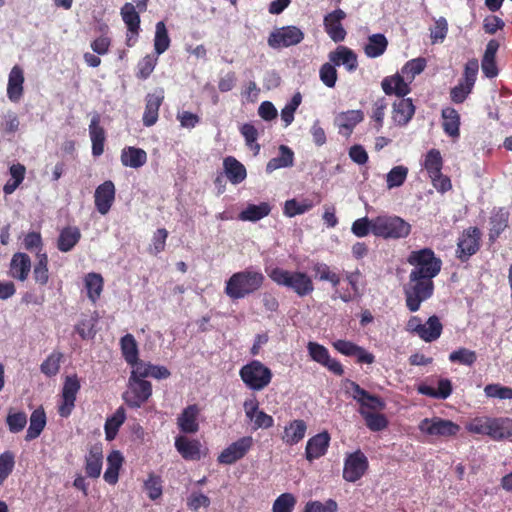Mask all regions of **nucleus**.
I'll list each match as a JSON object with an SVG mask.
<instances>
[{
  "label": "nucleus",
  "instance_id": "nucleus-1",
  "mask_svg": "<svg viewBox=\"0 0 512 512\" xmlns=\"http://www.w3.org/2000/svg\"><path fill=\"white\" fill-rule=\"evenodd\" d=\"M264 282L265 276L261 271L246 268L229 277L224 292L231 300H239L260 290Z\"/></svg>",
  "mask_w": 512,
  "mask_h": 512
},
{
  "label": "nucleus",
  "instance_id": "nucleus-34",
  "mask_svg": "<svg viewBox=\"0 0 512 512\" xmlns=\"http://www.w3.org/2000/svg\"><path fill=\"white\" fill-rule=\"evenodd\" d=\"M24 74L20 66L15 65L8 78L7 96L12 102H18L23 95Z\"/></svg>",
  "mask_w": 512,
  "mask_h": 512
},
{
  "label": "nucleus",
  "instance_id": "nucleus-5",
  "mask_svg": "<svg viewBox=\"0 0 512 512\" xmlns=\"http://www.w3.org/2000/svg\"><path fill=\"white\" fill-rule=\"evenodd\" d=\"M239 376L248 389L262 391L271 383L273 373L261 361L251 360L240 368Z\"/></svg>",
  "mask_w": 512,
  "mask_h": 512
},
{
  "label": "nucleus",
  "instance_id": "nucleus-50",
  "mask_svg": "<svg viewBox=\"0 0 512 512\" xmlns=\"http://www.w3.org/2000/svg\"><path fill=\"white\" fill-rule=\"evenodd\" d=\"M424 325V332H421L420 338L425 342H433L437 340L443 330V325L440 322V319L438 316L433 315L428 318Z\"/></svg>",
  "mask_w": 512,
  "mask_h": 512
},
{
  "label": "nucleus",
  "instance_id": "nucleus-49",
  "mask_svg": "<svg viewBox=\"0 0 512 512\" xmlns=\"http://www.w3.org/2000/svg\"><path fill=\"white\" fill-rule=\"evenodd\" d=\"M361 273L358 269L353 272H347L345 279L351 287L350 290H345L343 293L339 295V298L345 302H351L361 296L360 288H359V278Z\"/></svg>",
  "mask_w": 512,
  "mask_h": 512
},
{
  "label": "nucleus",
  "instance_id": "nucleus-41",
  "mask_svg": "<svg viewBox=\"0 0 512 512\" xmlns=\"http://www.w3.org/2000/svg\"><path fill=\"white\" fill-rule=\"evenodd\" d=\"M124 458L120 451L114 450L107 457V469L104 472V480L110 484L115 485L118 482L119 470L123 464Z\"/></svg>",
  "mask_w": 512,
  "mask_h": 512
},
{
  "label": "nucleus",
  "instance_id": "nucleus-33",
  "mask_svg": "<svg viewBox=\"0 0 512 512\" xmlns=\"http://www.w3.org/2000/svg\"><path fill=\"white\" fill-rule=\"evenodd\" d=\"M81 237V231L77 226L64 227L57 238V249L63 253L70 252L79 243Z\"/></svg>",
  "mask_w": 512,
  "mask_h": 512
},
{
  "label": "nucleus",
  "instance_id": "nucleus-30",
  "mask_svg": "<svg viewBox=\"0 0 512 512\" xmlns=\"http://www.w3.org/2000/svg\"><path fill=\"white\" fill-rule=\"evenodd\" d=\"M452 391V382L447 378H440L438 380L437 388H434L426 383H421L417 386V392L419 394L434 399H447L452 394Z\"/></svg>",
  "mask_w": 512,
  "mask_h": 512
},
{
  "label": "nucleus",
  "instance_id": "nucleus-19",
  "mask_svg": "<svg viewBox=\"0 0 512 512\" xmlns=\"http://www.w3.org/2000/svg\"><path fill=\"white\" fill-rule=\"evenodd\" d=\"M345 18L346 13L342 9H336L324 17V29L336 43L342 42L346 37L347 33L341 23Z\"/></svg>",
  "mask_w": 512,
  "mask_h": 512
},
{
  "label": "nucleus",
  "instance_id": "nucleus-7",
  "mask_svg": "<svg viewBox=\"0 0 512 512\" xmlns=\"http://www.w3.org/2000/svg\"><path fill=\"white\" fill-rule=\"evenodd\" d=\"M346 392L359 404L358 412L360 415H362V412H377L386 408L383 398L369 393L352 380H346Z\"/></svg>",
  "mask_w": 512,
  "mask_h": 512
},
{
  "label": "nucleus",
  "instance_id": "nucleus-54",
  "mask_svg": "<svg viewBox=\"0 0 512 512\" xmlns=\"http://www.w3.org/2000/svg\"><path fill=\"white\" fill-rule=\"evenodd\" d=\"M387 106L388 102L385 97L376 99L372 104L370 118L374 123V128L376 131H380L384 125V117Z\"/></svg>",
  "mask_w": 512,
  "mask_h": 512
},
{
  "label": "nucleus",
  "instance_id": "nucleus-25",
  "mask_svg": "<svg viewBox=\"0 0 512 512\" xmlns=\"http://www.w3.org/2000/svg\"><path fill=\"white\" fill-rule=\"evenodd\" d=\"M175 448L184 460L197 461L201 458V443L197 439H190L179 435L175 438Z\"/></svg>",
  "mask_w": 512,
  "mask_h": 512
},
{
  "label": "nucleus",
  "instance_id": "nucleus-6",
  "mask_svg": "<svg viewBox=\"0 0 512 512\" xmlns=\"http://www.w3.org/2000/svg\"><path fill=\"white\" fill-rule=\"evenodd\" d=\"M407 261L414 268L410 274L413 277L419 275H425L430 277H436L441 271L442 261L436 257L434 251L431 248H422L420 250L412 251Z\"/></svg>",
  "mask_w": 512,
  "mask_h": 512
},
{
  "label": "nucleus",
  "instance_id": "nucleus-44",
  "mask_svg": "<svg viewBox=\"0 0 512 512\" xmlns=\"http://www.w3.org/2000/svg\"><path fill=\"white\" fill-rule=\"evenodd\" d=\"M315 279L319 281L329 282L333 288H337L340 284L341 277L333 271L329 265L323 262H315L312 266Z\"/></svg>",
  "mask_w": 512,
  "mask_h": 512
},
{
  "label": "nucleus",
  "instance_id": "nucleus-8",
  "mask_svg": "<svg viewBox=\"0 0 512 512\" xmlns=\"http://www.w3.org/2000/svg\"><path fill=\"white\" fill-rule=\"evenodd\" d=\"M482 233L476 226H471L462 231L457 239V247L455 250L456 258L461 262H468L481 247Z\"/></svg>",
  "mask_w": 512,
  "mask_h": 512
},
{
  "label": "nucleus",
  "instance_id": "nucleus-38",
  "mask_svg": "<svg viewBox=\"0 0 512 512\" xmlns=\"http://www.w3.org/2000/svg\"><path fill=\"white\" fill-rule=\"evenodd\" d=\"M47 418L43 407L35 409L30 416V424L26 432L25 440L31 441L38 438L46 426Z\"/></svg>",
  "mask_w": 512,
  "mask_h": 512
},
{
  "label": "nucleus",
  "instance_id": "nucleus-46",
  "mask_svg": "<svg viewBox=\"0 0 512 512\" xmlns=\"http://www.w3.org/2000/svg\"><path fill=\"white\" fill-rule=\"evenodd\" d=\"M126 413L123 407H119L115 413L106 419L104 429L105 436L108 441H112L115 439L119 428L125 422Z\"/></svg>",
  "mask_w": 512,
  "mask_h": 512
},
{
  "label": "nucleus",
  "instance_id": "nucleus-32",
  "mask_svg": "<svg viewBox=\"0 0 512 512\" xmlns=\"http://www.w3.org/2000/svg\"><path fill=\"white\" fill-rule=\"evenodd\" d=\"M31 271V259L26 253L17 252L10 262V275L14 279L24 282Z\"/></svg>",
  "mask_w": 512,
  "mask_h": 512
},
{
  "label": "nucleus",
  "instance_id": "nucleus-60",
  "mask_svg": "<svg viewBox=\"0 0 512 512\" xmlns=\"http://www.w3.org/2000/svg\"><path fill=\"white\" fill-rule=\"evenodd\" d=\"M407 175V167L402 165L393 167L386 176L387 187L389 189L400 187L405 182Z\"/></svg>",
  "mask_w": 512,
  "mask_h": 512
},
{
  "label": "nucleus",
  "instance_id": "nucleus-35",
  "mask_svg": "<svg viewBox=\"0 0 512 512\" xmlns=\"http://www.w3.org/2000/svg\"><path fill=\"white\" fill-rule=\"evenodd\" d=\"M120 159L123 166L137 169L147 162V153L141 148L127 146L122 149Z\"/></svg>",
  "mask_w": 512,
  "mask_h": 512
},
{
  "label": "nucleus",
  "instance_id": "nucleus-10",
  "mask_svg": "<svg viewBox=\"0 0 512 512\" xmlns=\"http://www.w3.org/2000/svg\"><path fill=\"white\" fill-rule=\"evenodd\" d=\"M152 395V384L145 379H128V389L123 394L125 404L132 408L138 409L145 404Z\"/></svg>",
  "mask_w": 512,
  "mask_h": 512
},
{
  "label": "nucleus",
  "instance_id": "nucleus-45",
  "mask_svg": "<svg viewBox=\"0 0 512 512\" xmlns=\"http://www.w3.org/2000/svg\"><path fill=\"white\" fill-rule=\"evenodd\" d=\"M489 241L494 243L502 232L508 227V213L502 210L494 213L490 217Z\"/></svg>",
  "mask_w": 512,
  "mask_h": 512
},
{
  "label": "nucleus",
  "instance_id": "nucleus-12",
  "mask_svg": "<svg viewBox=\"0 0 512 512\" xmlns=\"http://www.w3.org/2000/svg\"><path fill=\"white\" fill-rule=\"evenodd\" d=\"M80 388V381L76 374L65 378L58 404V414L61 417L68 418L71 415Z\"/></svg>",
  "mask_w": 512,
  "mask_h": 512
},
{
  "label": "nucleus",
  "instance_id": "nucleus-22",
  "mask_svg": "<svg viewBox=\"0 0 512 512\" xmlns=\"http://www.w3.org/2000/svg\"><path fill=\"white\" fill-rule=\"evenodd\" d=\"M164 101V91L162 89L148 93L145 97V110L143 114V125L146 127L153 126L159 117V109Z\"/></svg>",
  "mask_w": 512,
  "mask_h": 512
},
{
  "label": "nucleus",
  "instance_id": "nucleus-51",
  "mask_svg": "<svg viewBox=\"0 0 512 512\" xmlns=\"http://www.w3.org/2000/svg\"><path fill=\"white\" fill-rule=\"evenodd\" d=\"M387 45L388 41L383 34H373L365 46V54L371 58L379 57L386 51Z\"/></svg>",
  "mask_w": 512,
  "mask_h": 512
},
{
  "label": "nucleus",
  "instance_id": "nucleus-31",
  "mask_svg": "<svg viewBox=\"0 0 512 512\" xmlns=\"http://www.w3.org/2000/svg\"><path fill=\"white\" fill-rule=\"evenodd\" d=\"M490 438L494 441H502L512 437V418L491 417L489 418Z\"/></svg>",
  "mask_w": 512,
  "mask_h": 512
},
{
  "label": "nucleus",
  "instance_id": "nucleus-26",
  "mask_svg": "<svg viewBox=\"0 0 512 512\" xmlns=\"http://www.w3.org/2000/svg\"><path fill=\"white\" fill-rule=\"evenodd\" d=\"M328 58L336 66H345L349 72H354L358 67L357 54L346 46H338L329 53Z\"/></svg>",
  "mask_w": 512,
  "mask_h": 512
},
{
  "label": "nucleus",
  "instance_id": "nucleus-58",
  "mask_svg": "<svg viewBox=\"0 0 512 512\" xmlns=\"http://www.w3.org/2000/svg\"><path fill=\"white\" fill-rule=\"evenodd\" d=\"M15 467V454L10 451H4L0 454V486L6 481V479L13 472Z\"/></svg>",
  "mask_w": 512,
  "mask_h": 512
},
{
  "label": "nucleus",
  "instance_id": "nucleus-52",
  "mask_svg": "<svg viewBox=\"0 0 512 512\" xmlns=\"http://www.w3.org/2000/svg\"><path fill=\"white\" fill-rule=\"evenodd\" d=\"M170 37L166 25L163 21H159L155 27L154 50L157 56L163 54L170 46Z\"/></svg>",
  "mask_w": 512,
  "mask_h": 512
},
{
  "label": "nucleus",
  "instance_id": "nucleus-47",
  "mask_svg": "<svg viewBox=\"0 0 512 512\" xmlns=\"http://www.w3.org/2000/svg\"><path fill=\"white\" fill-rule=\"evenodd\" d=\"M37 262L33 268V279L34 281L41 285L45 286L49 282L50 274L48 269V255L47 253H39L36 254Z\"/></svg>",
  "mask_w": 512,
  "mask_h": 512
},
{
  "label": "nucleus",
  "instance_id": "nucleus-43",
  "mask_svg": "<svg viewBox=\"0 0 512 512\" xmlns=\"http://www.w3.org/2000/svg\"><path fill=\"white\" fill-rule=\"evenodd\" d=\"M271 212V206L267 202H261L258 205L249 204L239 213V220L256 222L268 216Z\"/></svg>",
  "mask_w": 512,
  "mask_h": 512
},
{
  "label": "nucleus",
  "instance_id": "nucleus-2",
  "mask_svg": "<svg viewBox=\"0 0 512 512\" xmlns=\"http://www.w3.org/2000/svg\"><path fill=\"white\" fill-rule=\"evenodd\" d=\"M266 272L274 283L292 290L298 297L308 296L315 289L312 278L305 272L289 271L280 267Z\"/></svg>",
  "mask_w": 512,
  "mask_h": 512
},
{
  "label": "nucleus",
  "instance_id": "nucleus-36",
  "mask_svg": "<svg viewBox=\"0 0 512 512\" xmlns=\"http://www.w3.org/2000/svg\"><path fill=\"white\" fill-rule=\"evenodd\" d=\"M223 167L228 180L232 184L243 182L247 176L245 166L233 156L224 158Z\"/></svg>",
  "mask_w": 512,
  "mask_h": 512
},
{
  "label": "nucleus",
  "instance_id": "nucleus-21",
  "mask_svg": "<svg viewBox=\"0 0 512 512\" xmlns=\"http://www.w3.org/2000/svg\"><path fill=\"white\" fill-rule=\"evenodd\" d=\"M411 82L400 72L392 76L385 77L381 82L384 93L388 96L396 95L398 99L405 98L411 92Z\"/></svg>",
  "mask_w": 512,
  "mask_h": 512
},
{
  "label": "nucleus",
  "instance_id": "nucleus-18",
  "mask_svg": "<svg viewBox=\"0 0 512 512\" xmlns=\"http://www.w3.org/2000/svg\"><path fill=\"white\" fill-rule=\"evenodd\" d=\"M415 111L411 98H400L392 104L391 119L396 126L404 127L412 120Z\"/></svg>",
  "mask_w": 512,
  "mask_h": 512
},
{
  "label": "nucleus",
  "instance_id": "nucleus-29",
  "mask_svg": "<svg viewBox=\"0 0 512 512\" xmlns=\"http://www.w3.org/2000/svg\"><path fill=\"white\" fill-rule=\"evenodd\" d=\"M103 450L101 444L92 445L85 456V472L90 478H98L102 471Z\"/></svg>",
  "mask_w": 512,
  "mask_h": 512
},
{
  "label": "nucleus",
  "instance_id": "nucleus-42",
  "mask_svg": "<svg viewBox=\"0 0 512 512\" xmlns=\"http://www.w3.org/2000/svg\"><path fill=\"white\" fill-rule=\"evenodd\" d=\"M294 152L286 145L279 147V155L270 159L266 165V171L271 173L280 168L293 166Z\"/></svg>",
  "mask_w": 512,
  "mask_h": 512
},
{
  "label": "nucleus",
  "instance_id": "nucleus-28",
  "mask_svg": "<svg viewBox=\"0 0 512 512\" xmlns=\"http://www.w3.org/2000/svg\"><path fill=\"white\" fill-rule=\"evenodd\" d=\"M100 115H93L89 124V135L92 142V155L98 157L104 152V144L106 140L105 130L100 125Z\"/></svg>",
  "mask_w": 512,
  "mask_h": 512
},
{
  "label": "nucleus",
  "instance_id": "nucleus-20",
  "mask_svg": "<svg viewBox=\"0 0 512 512\" xmlns=\"http://www.w3.org/2000/svg\"><path fill=\"white\" fill-rule=\"evenodd\" d=\"M333 347L341 354L349 357H356L360 364H372L375 362V356L361 346L348 340H337L333 343Z\"/></svg>",
  "mask_w": 512,
  "mask_h": 512
},
{
  "label": "nucleus",
  "instance_id": "nucleus-59",
  "mask_svg": "<svg viewBox=\"0 0 512 512\" xmlns=\"http://www.w3.org/2000/svg\"><path fill=\"white\" fill-rule=\"evenodd\" d=\"M296 503L297 499L292 493H282L275 499L272 512H292Z\"/></svg>",
  "mask_w": 512,
  "mask_h": 512
},
{
  "label": "nucleus",
  "instance_id": "nucleus-11",
  "mask_svg": "<svg viewBox=\"0 0 512 512\" xmlns=\"http://www.w3.org/2000/svg\"><path fill=\"white\" fill-rule=\"evenodd\" d=\"M304 36V32L297 26H283L270 33L267 43L273 49L287 48L301 43Z\"/></svg>",
  "mask_w": 512,
  "mask_h": 512
},
{
  "label": "nucleus",
  "instance_id": "nucleus-4",
  "mask_svg": "<svg viewBox=\"0 0 512 512\" xmlns=\"http://www.w3.org/2000/svg\"><path fill=\"white\" fill-rule=\"evenodd\" d=\"M411 233V225L397 215L383 214L373 218V235L383 239H403Z\"/></svg>",
  "mask_w": 512,
  "mask_h": 512
},
{
  "label": "nucleus",
  "instance_id": "nucleus-55",
  "mask_svg": "<svg viewBox=\"0 0 512 512\" xmlns=\"http://www.w3.org/2000/svg\"><path fill=\"white\" fill-rule=\"evenodd\" d=\"M427 65L426 59L418 57L407 61L401 68V73L407 78L408 82H413L415 77L421 74Z\"/></svg>",
  "mask_w": 512,
  "mask_h": 512
},
{
  "label": "nucleus",
  "instance_id": "nucleus-57",
  "mask_svg": "<svg viewBox=\"0 0 512 512\" xmlns=\"http://www.w3.org/2000/svg\"><path fill=\"white\" fill-rule=\"evenodd\" d=\"M144 490L150 500H157L162 496V479L155 473H150L148 478L144 481Z\"/></svg>",
  "mask_w": 512,
  "mask_h": 512
},
{
  "label": "nucleus",
  "instance_id": "nucleus-61",
  "mask_svg": "<svg viewBox=\"0 0 512 512\" xmlns=\"http://www.w3.org/2000/svg\"><path fill=\"white\" fill-rule=\"evenodd\" d=\"M61 358L60 352L50 354L40 365L41 372L48 377L55 376L59 372Z\"/></svg>",
  "mask_w": 512,
  "mask_h": 512
},
{
  "label": "nucleus",
  "instance_id": "nucleus-27",
  "mask_svg": "<svg viewBox=\"0 0 512 512\" xmlns=\"http://www.w3.org/2000/svg\"><path fill=\"white\" fill-rule=\"evenodd\" d=\"M364 113L362 110H347L339 113L335 118V123L339 129V133L345 136L351 135L354 128L362 122Z\"/></svg>",
  "mask_w": 512,
  "mask_h": 512
},
{
  "label": "nucleus",
  "instance_id": "nucleus-16",
  "mask_svg": "<svg viewBox=\"0 0 512 512\" xmlns=\"http://www.w3.org/2000/svg\"><path fill=\"white\" fill-rule=\"evenodd\" d=\"M139 10L136 11V7L132 3H125L120 11L121 17L125 25L127 26L128 34L126 39V45L128 47L134 46L137 37L140 32V15Z\"/></svg>",
  "mask_w": 512,
  "mask_h": 512
},
{
  "label": "nucleus",
  "instance_id": "nucleus-24",
  "mask_svg": "<svg viewBox=\"0 0 512 512\" xmlns=\"http://www.w3.org/2000/svg\"><path fill=\"white\" fill-rule=\"evenodd\" d=\"M200 408L197 404L188 405L177 417L179 430L185 434H195L199 431L198 416Z\"/></svg>",
  "mask_w": 512,
  "mask_h": 512
},
{
  "label": "nucleus",
  "instance_id": "nucleus-13",
  "mask_svg": "<svg viewBox=\"0 0 512 512\" xmlns=\"http://www.w3.org/2000/svg\"><path fill=\"white\" fill-rule=\"evenodd\" d=\"M368 468V458L358 449L346 456L343 467V479L347 482L355 483L365 475Z\"/></svg>",
  "mask_w": 512,
  "mask_h": 512
},
{
  "label": "nucleus",
  "instance_id": "nucleus-53",
  "mask_svg": "<svg viewBox=\"0 0 512 512\" xmlns=\"http://www.w3.org/2000/svg\"><path fill=\"white\" fill-rule=\"evenodd\" d=\"M377 412H362L361 417L365 421V425L372 432H380L385 430L388 427L389 421L387 417Z\"/></svg>",
  "mask_w": 512,
  "mask_h": 512
},
{
  "label": "nucleus",
  "instance_id": "nucleus-63",
  "mask_svg": "<svg viewBox=\"0 0 512 512\" xmlns=\"http://www.w3.org/2000/svg\"><path fill=\"white\" fill-rule=\"evenodd\" d=\"M157 60V56H153L150 54L143 57L137 64V78L142 80L147 79L154 71L155 66L157 64Z\"/></svg>",
  "mask_w": 512,
  "mask_h": 512
},
{
  "label": "nucleus",
  "instance_id": "nucleus-9",
  "mask_svg": "<svg viewBox=\"0 0 512 512\" xmlns=\"http://www.w3.org/2000/svg\"><path fill=\"white\" fill-rule=\"evenodd\" d=\"M418 429L423 434L447 439L456 436L461 427L452 420L435 416L421 420Z\"/></svg>",
  "mask_w": 512,
  "mask_h": 512
},
{
  "label": "nucleus",
  "instance_id": "nucleus-56",
  "mask_svg": "<svg viewBox=\"0 0 512 512\" xmlns=\"http://www.w3.org/2000/svg\"><path fill=\"white\" fill-rule=\"evenodd\" d=\"M442 167H443V159H442L440 151L435 148L430 149L427 152V154L425 156V160H424V168L427 171V173L429 174V176L436 174V173L438 174L439 172H441Z\"/></svg>",
  "mask_w": 512,
  "mask_h": 512
},
{
  "label": "nucleus",
  "instance_id": "nucleus-37",
  "mask_svg": "<svg viewBox=\"0 0 512 512\" xmlns=\"http://www.w3.org/2000/svg\"><path fill=\"white\" fill-rule=\"evenodd\" d=\"M441 114L444 132L452 138H458L460 135V115L458 111L453 107H445Z\"/></svg>",
  "mask_w": 512,
  "mask_h": 512
},
{
  "label": "nucleus",
  "instance_id": "nucleus-23",
  "mask_svg": "<svg viewBox=\"0 0 512 512\" xmlns=\"http://www.w3.org/2000/svg\"><path fill=\"white\" fill-rule=\"evenodd\" d=\"M331 437L327 431H323L311 437L306 444V459L312 462L324 456L329 448Z\"/></svg>",
  "mask_w": 512,
  "mask_h": 512
},
{
  "label": "nucleus",
  "instance_id": "nucleus-14",
  "mask_svg": "<svg viewBox=\"0 0 512 512\" xmlns=\"http://www.w3.org/2000/svg\"><path fill=\"white\" fill-rule=\"evenodd\" d=\"M251 436H244L228 445L217 457L219 464L232 465L241 460L253 447Z\"/></svg>",
  "mask_w": 512,
  "mask_h": 512
},
{
  "label": "nucleus",
  "instance_id": "nucleus-3",
  "mask_svg": "<svg viewBox=\"0 0 512 512\" xmlns=\"http://www.w3.org/2000/svg\"><path fill=\"white\" fill-rule=\"evenodd\" d=\"M434 277L409 275V282L404 287L406 306L410 312L420 309L421 303L429 299L434 292Z\"/></svg>",
  "mask_w": 512,
  "mask_h": 512
},
{
  "label": "nucleus",
  "instance_id": "nucleus-62",
  "mask_svg": "<svg viewBox=\"0 0 512 512\" xmlns=\"http://www.w3.org/2000/svg\"><path fill=\"white\" fill-rule=\"evenodd\" d=\"M449 360L452 363L472 366L477 360V355L475 351L469 350L467 348H460L450 353Z\"/></svg>",
  "mask_w": 512,
  "mask_h": 512
},
{
  "label": "nucleus",
  "instance_id": "nucleus-64",
  "mask_svg": "<svg viewBox=\"0 0 512 512\" xmlns=\"http://www.w3.org/2000/svg\"><path fill=\"white\" fill-rule=\"evenodd\" d=\"M484 393L488 398L501 400L512 399V388L501 384H488L484 387Z\"/></svg>",
  "mask_w": 512,
  "mask_h": 512
},
{
  "label": "nucleus",
  "instance_id": "nucleus-40",
  "mask_svg": "<svg viewBox=\"0 0 512 512\" xmlns=\"http://www.w3.org/2000/svg\"><path fill=\"white\" fill-rule=\"evenodd\" d=\"M84 286L88 299L95 304L103 291L104 279L101 274L90 272L84 277Z\"/></svg>",
  "mask_w": 512,
  "mask_h": 512
},
{
  "label": "nucleus",
  "instance_id": "nucleus-48",
  "mask_svg": "<svg viewBox=\"0 0 512 512\" xmlns=\"http://www.w3.org/2000/svg\"><path fill=\"white\" fill-rule=\"evenodd\" d=\"M120 349L127 364H133L139 359L137 342L132 334H126L120 339Z\"/></svg>",
  "mask_w": 512,
  "mask_h": 512
},
{
  "label": "nucleus",
  "instance_id": "nucleus-39",
  "mask_svg": "<svg viewBox=\"0 0 512 512\" xmlns=\"http://www.w3.org/2000/svg\"><path fill=\"white\" fill-rule=\"evenodd\" d=\"M306 430L307 425L304 420H293L285 427L282 440L288 445L297 444L305 437Z\"/></svg>",
  "mask_w": 512,
  "mask_h": 512
},
{
  "label": "nucleus",
  "instance_id": "nucleus-17",
  "mask_svg": "<svg viewBox=\"0 0 512 512\" xmlns=\"http://www.w3.org/2000/svg\"><path fill=\"white\" fill-rule=\"evenodd\" d=\"M115 194V185L111 180L104 181L95 189L94 203L101 215H106L110 211L115 201Z\"/></svg>",
  "mask_w": 512,
  "mask_h": 512
},
{
  "label": "nucleus",
  "instance_id": "nucleus-15",
  "mask_svg": "<svg viewBox=\"0 0 512 512\" xmlns=\"http://www.w3.org/2000/svg\"><path fill=\"white\" fill-rule=\"evenodd\" d=\"M308 354L311 359L320 365L326 367L330 372L337 376H342L344 374V368L342 364L330 357L328 349L317 343V342H308L307 344Z\"/></svg>",
  "mask_w": 512,
  "mask_h": 512
}]
</instances>
